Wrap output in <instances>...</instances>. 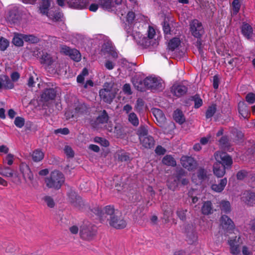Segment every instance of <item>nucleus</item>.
Instances as JSON below:
<instances>
[{
	"instance_id": "f257e3e1",
	"label": "nucleus",
	"mask_w": 255,
	"mask_h": 255,
	"mask_svg": "<svg viewBox=\"0 0 255 255\" xmlns=\"http://www.w3.org/2000/svg\"><path fill=\"white\" fill-rule=\"evenodd\" d=\"M217 160L213 167L214 174L218 177H221L225 174V166H231L233 163L231 156L225 152L217 151L215 153Z\"/></svg>"
},
{
	"instance_id": "f03ea898",
	"label": "nucleus",
	"mask_w": 255,
	"mask_h": 255,
	"mask_svg": "<svg viewBox=\"0 0 255 255\" xmlns=\"http://www.w3.org/2000/svg\"><path fill=\"white\" fill-rule=\"evenodd\" d=\"M65 182L64 175L58 170H54L45 178V183L47 187L56 190L59 189Z\"/></svg>"
},
{
	"instance_id": "7ed1b4c3",
	"label": "nucleus",
	"mask_w": 255,
	"mask_h": 255,
	"mask_svg": "<svg viewBox=\"0 0 255 255\" xmlns=\"http://www.w3.org/2000/svg\"><path fill=\"white\" fill-rule=\"evenodd\" d=\"M113 83L106 82L104 83L103 88L99 91L100 98L108 104L113 101L117 93L116 89L113 88Z\"/></svg>"
},
{
	"instance_id": "20e7f679",
	"label": "nucleus",
	"mask_w": 255,
	"mask_h": 255,
	"mask_svg": "<svg viewBox=\"0 0 255 255\" xmlns=\"http://www.w3.org/2000/svg\"><path fill=\"white\" fill-rule=\"evenodd\" d=\"M96 227L91 224H84L80 230V235L81 237L86 240H92L96 234Z\"/></svg>"
},
{
	"instance_id": "39448f33",
	"label": "nucleus",
	"mask_w": 255,
	"mask_h": 255,
	"mask_svg": "<svg viewBox=\"0 0 255 255\" xmlns=\"http://www.w3.org/2000/svg\"><path fill=\"white\" fill-rule=\"evenodd\" d=\"M143 83L146 88L152 90L161 91L163 89L161 80L157 77H146L143 80Z\"/></svg>"
},
{
	"instance_id": "423d86ee",
	"label": "nucleus",
	"mask_w": 255,
	"mask_h": 255,
	"mask_svg": "<svg viewBox=\"0 0 255 255\" xmlns=\"http://www.w3.org/2000/svg\"><path fill=\"white\" fill-rule=\"evenodd\" d=\"M138 134L140 143L145 148H151L154 146V140L151 136L147 134L146 129H141Z\"/></svg>"
},
{
	"instance_id": "0eeeda50",
	"label": "nucleus",
	"mask_w": 255,
	"mask_h": 255,
	"mask_svg": "<svg viewBox=\"0 0 255 255\" xmlns=\"http://www.w3.org/2000/svg\"><path fill=\"white\" fill-rule=\"evenodd\" d=\"M230 247V253L237 255L240 252V246L243 243V240L241 236H236L234 238H230L228 241Z\"/></svg>"
},
{
	"instance_id": "6e6552de",
	"label": "nucleus",
	"mask_w": 255,
	"mask_h": 255,
	"mask_svg": "<svg viewBox=\"0 0 255 255\" xmlns=\"http://www.w3.org/2000/svg\"><path fill=\"white\" fill-rule=\"evenodd\" d=\"M155 34V29L151 26H148L147 30V37L140 36V33L138 34L139 40H136L137 42L144 47H148L151 44V40Z\"/></svg>"
},
{
	"instance_id": "1a4fd4ad",
	"label": "nucleus",
	"mask_w": 255,
	"mask_h": 255,
	"mask_svg": "<svg viewBox=\"0 0 255 255\" xmlns=\"http://www.w3.org/2000/svg\"><path fill=\"white\" fill-rule=\"evenodd\" d=\"M33 55L35 56H37V57L39 58L41 64L45 65L47 67L52 65L55 61L54 59L50 54L44 51H42L41 52L38 51L36 52L34 51Z\"/></svg>"
},
{
	"instance_id": "9d476101",
	"label": "nucleus",
	"mask_w": 255,
	"mask_h": 255,
	"mask_svg": "<svg viewBox=\"0 0 255 255\" xmlns=\"http://www.w3.org/2000/svg\"><path fill=\"white\" fill-rule=\"evenodd\" d=\"M50 6V1L49 0H43L42 5L40 6L39 10L43 14H46L47 17L53 20H58L60 17V13H54L53 12L48 11V8Z\"/></svg>"
},
{
	"instance_id": "9b49d317",
	"label": "nucleus",
	"mask_w": 255,
	"mask_h": 255,
	"mask_svg": "<svg viewBox=\"0 0 255 255\" xmlns=\"http://www.w3.org/2000/svg\"><path fill=\"white\" fill-rule=\"evenodd\" d=\"M190 31L192 35L199 39L204 33V29L202 23L197 19L192 20L190 23Z\"/></svg>"
},
{
	"instance_id": "f8f14e48",
	"label": "nucleus",
	"mask_w": 255,
	"mask_h": 255,
	"mask_svg": "<svg viewBox=\"0 0 255 255\" xmlns=\"http://www.w3.org/2000/svg\"><path fill=\"white\" fill-rule=\"evenodd\" d=\"M109 224L115 229H121L126 227L127 223L121 216L114 215L110 217Z\"/></svg>"
},
{
	"instance_id": "ddd939ff",
	"label": "nucleus",
	"mask_w": 255,
	"mask_h": 255,
	"mask_svg": "<svg viewBox=\"0 0 255 255\" xmlns=\"http://www.w3.org/2000/svg\"><path fill=\"white\" fill-rule=\"evenodd\" d=\"M62 51L66 55L69 56L75 61L78 62L81 59L80 53L75 49H71L69 47L64 46L62 48Z\"/></svg>"
},
{
	"instance_id": "4468645a",
	"label": "nucleus",
	"mask_w": 255,
	"mask_h": 255,
	"mask_svg": "<svg viewBox=\"0 0 255 255\" xmlns=\"http://www.w3.org/2000/svg\"><path fill=\"white\" fill-rule=\"evenodd\" d=\"M181 163L183 167L188 170H193L196 165V162L192 157L186 156L181 158Z\"/></svg>"
},
{
	"instance_id": "2eb2a0df",
	"label": "nucleus",
	"mask_w": 255,
	"mask_h": 255,
	"mask_svg": "<svg viewBox=\"0 0 255 255\" xmlns=\"http://www.w3.org/2000/svg\"><path fill=\"white\" fill-rule=\"evenodd\" d=\"M68 6L75 9L85 8L88 3V0H66Z\"/></svg>"
},
{
	"instance_id": "dca6fc26",
	"label": "nucleus",
	"mask_w": 255,
	"mask_h": 255,
	"mask_svg": "<svg viewBox=\"0 0 255 255\" xmlns=\"http://www.w3.org/2000/svg\"><path fill=\"white\" fill-rule=\"evenodd\" d=\"M94 212L100 217H103L105 214L110 215V217L115 215L114 214L115 209L113 206L111 205L106 206L103 210L99 207L95 208Z\"/></svg>"
},
{
	"instance_id": "f3484780",
	"label": "nucleus",
	"mask_w": 255,
	"mask_h": 255,
	"mask_svg": "<svg viewBox=\"0 0 255 255\" xmlns=\"http://www.w3.org/2000/svg\"><path fill=\"white\" fill-rule=\"evenodd\" d=\"M221 224L222 228L227 232H230L234 229L233 222L226 215H223L221 218Z\"/></svg>"
},
{
	"instance_id": "a211bd4d",
	"label": "nucleus",
	"mask_w": 255,
	"mask_h": 255,
	"mask_svg": "<svg viewBox=\"0 0 255 255\" xmlns=\"http://www.w3.org/2000/svg\"><path fill=\"white\" fill-rule=\"evenodd\" d=\"M187 91V88L183 85L174 84L171 88V92L177 97L184 95Z\"/></svg>"
},
{
	"instance_id": "6ab92c4d",
	"label": "nucleus",
	"mask_w": 255,
	"mask_h": 255,
	"mask_svg": "<svg viewBox=\"0 0 255 255\" xmlns=\"http://www.w3.org/2000/svg\"><path fill=\"white\" fill-rule=\"evenodd\" d=\"M56 95V91L53 88L45 89L41 95V99L42 101L47 102L53 100Z\"/></svg>"
},
{
	"instance_id": "aec40b11",
	"label": "nucleus",
	"mask_w": 255,
	"mask_h": 255,
	"mask_svg": "<svg viewBox=\"0 0 255 255\" xmlns=\"http://www.w3.org/2000/svg\"><path fill=\"white\" fill-rule=\"evenodd\" d=\"M207 177L206 171L202 168L198 170L197 174H194L192 177V180L196 184H198L205 179Z\"/></svg>"
},
{
	"instance_id": "412c9836",
	"label": "nucleus",
	"mask_w": 255,
	"mask_h": 255,
	"mask_svg": "<svg viewBox=\"0 0 255 255\" xmlns=\"http://www.w3.org/2000/svg\"><path fill=\"white\" fill-rule=\"evenodd\" d=\"M69 201L75 207H78L81 205L82 199L77 194L73 191H71L68 194Z\"/></svg>"
},
{
	"instance_id": "4be33fe9",
	"label": "nucleus",
	"mask_w": 255,
	"mask_h": 255,
	"mask_svg": "<svg viewBox=\"0 0 255 255\" xmlns=\"http://www.w3.org/2000/svg\"><path fill=\"white\" fill-rule=\"evenodd\" d=\"M242 200L249 205H252L255 203V194L250 191H245L241 197Z\"/></svg>"
},
{
	"instance_id": "5701e85b",
	"label": "nucleus",
	"mask_w": 255,
	"mask_h": 255,
	"mask_svg": "<svg viewBox=\"0 0 255 255\" xmlns=\"http://www.w3.org/2000/svg\"><path fill=\"white\" fill-rule=\"evenodd\" d=\"M17 8L16 6H12L8 8L6 14V19L11 22H14L17 18Z\"/></svg>"
},
{
	"instance_id": "b1692460",
	"label": "nucleus",
	"mask_w": 255,
	"mask_h": 255,
	"mask_svg": "<svg viewBox=\"0 0 255 255\" xmlns=\"http://www.w3.org/2000/svg\"><path fill=\"white\" fill-rule=\"evenodd\" d=\"M180 184V178L179 176H171L167 180V185L168 188L174 191Z\"/></svg>"
},
{
	"instance_id": "393cba45",
	"label": "nucleus",
	"mask_w": 255,
	"mask_h": 255,
	"mask_svg": "<svg viewBox=\"0 0 255 255\" xmlns=\"http://www.w3.org/2000/svg\"><path fill=\"white\" fill-rule=\"evenodd\" d=\"M152 113L160 126L165 121V117L162 111L158 109H152Z\"/></svg>"
},
{
	"instance_id": "a878e982",
	"label": "nucleus",
	"mask_w": 255,
	"mask_h": 255,
	"mask_svg": "<svg viewBox=\"0 0 255 255\" xmlns=\"http://www.w3.org/2000/svg\"><path fill=\"white\" fill-rule=\"evenodd\" d=\"M227 183V179L224 178L220 180L219 184H213L212 185V189L216 192H221L225 188Z\"/></svg>"
},
{
	"instance_id": "bb28decb",
	"label": "nucleus",
	"mask_w": 255,
	"mask_h": 255,
	"mask_svg": "<svg viewBox=\"0 0 255 255\" xmlns=\"http://www.w3.org/2000/svg\"><path fill=\"white\" fill-rule=\"evenodd\" d=\"M24 34L14 33L12 40V43L16 46H22L23 45Z\"/></svg>"
},
{
	"instance_id": "cd10ccee",
	"label": "nucleus",
	"mask_w": 255,
	"mask_h": 255,
	"mask_svg": "<svg viewBox=\"0 0 255 255\" xmlns=\"http://www.w3.org/2000/svg\"><path fill=\"white\" fill-rule=\"evenodd\" d=\"M109 120L108 115L105 110H104L101 114L96 120V124L98 127H102V125L107 124Z\"/></svg>"
},
{
	"instance_id": "c85d7f7f",
	"label": "nucleus",
	"mask_w": 255,
	"mask_h": 255,
	"mask_svg": "<svg viewBox=\"0 0 255 255\" xmlns=\"http://www.w3.org/2000/svg\"><path fill=\"white\" fill-rule=\"evenodd\" d=\"M0 174L6 177H12L14 175L13 169L5 166H0Z\"/></svg>"
},
{
	"instance_id": "c756f323",
	"label": "nucleus",
	"mask_w": 255,
	"mask_h": 255,
	"mask_svg": "<svg viewBox=\"0 0 255 255\" xmlns=\"http://www.w3.org/2000/svg\"><path fill=\"white\" fill-rule=\"evenodd\" d=\"M242 32L245 37L249 39L253 34L252 27L248 23H244L242 27Z\"/></svg>"
},
{
	"instance_id": "7c9ffc66",
	"label": "nucleus",
	"mask_w": 255,
	"mask_h": 255,
	"mask_svg": "<svg viewBox=\"0 0 255 255\" xmlns=\"http://www.w3.org/2000/svg\"><path fill=\"white\" fill-rule=\"evenodd\" d=\"M187 239L189 244H193L196 242L198 240V234L194 230L188 231L187 233Z\"/></svg>"
},
{
	"instance_id": "2f4dec72",
	"label": "nucleus",
	"mask_w": 255,
	"mask_h": 255,
	"mask_svg": "<svg viewBox=\"0 0 255 255\" xmlns=\"http://www.w3.org/2000/svg\"><path fill=\"white\" fill-rule=\"evenodd\" d=\"M31 156L34 161L39 162L43 159L44 154L40 149H37L33 151Z\"/></svg>"
},
{
	"instance_id": "473e14b6",
	"label": "nucleus",
	"mask_w": 255,
	"mask_h": 255,
	"mask_svg": "<svg viewBox=\"0 0 255 255\" xmlns=\"http://www.w3.org/2000/svg\"><path fill=\"white\" fill-rule=\"evenodd\" d=\"M173 118L179 124H182L185 121V118L182 112L178 109L174 111Z\"/></svg>"
},
{
	"instance_id": "72a5a7b5",
	"label": "nucleus",
	"mask_w": 255,
	"mask_h": 255,
	"mask_svg": "<svg viewBox=\"0 0 255 255\" xmlns=\"http://www.w3.org/2000/svg\"><path fill=\"white\" fill-rule=\"evenodd\" d=\"M162 163L167 166H175L176 165V162L174 158L170 155H165L162 159Z\"/></svg>"
},
{
	"instance_id": "f704fd0d",
	"label": "nucleus",
	"mask_w": 255,
	"mask_h": 255,
	"mask_svg": "<svg viewBox=\"0 0 255 255\" xmlns=\"http://www.w3.org/2000/svg\"><path fill=\"white\" fill-rule=\"evenodd\" d=\"M213 208L210 201H207L204 203L202 208V212L203 214L209 215L212 213Z\"/></svg>"
},
{
	"instance_id": "c9c22d12",
	"label": "nucleus",
	"mask_w": 255,
	"mask_h": 255,
	"mask_svg": "<svg viewBox=\"0 0 255 255\" xmlns=\"http://www.w3.org/2000/svg\"><path fill=\"white\" fill-rule=\"evenodd\" d=\"M180 44V40L179 38L174 37L171 39L168 44V48L169 50L173 51Z\"/></svg>"
},
{
	"instance_id": "e433bc0d",
	"label": "nucleus",
	"mask_w": 255,
	"mask_h": 255,
	"mask_svg": "<svg viewBox=\"0 0 255 255\" xmlns=\"http://www.w3.org/2000/svg\"><path fill=\"white\" fill-rule=\"evenodd\" d=\"M24 40L31 43H37L39 42L40 38L32 34H24Z\"/></svg>"
},
{
	"instance_id": "4c0bfd02",
	"label": "nucleus",
	"mask_w": 255,
	"mask_h": 255,
	"mask_svg": "<svg viewBox=\"0 0 255 255\" xmlns=\"http://www.w3.org/2000/svg\"><path fill=\"white\" fill-rule=\"evenodd\" d=\"M220 209L223 212L227 213L231 211V205L228 201H222L220 204Z\"/></svg>"
},
{
	"instance_id": "58836bf2",
	"label": "nucleus",
	"mask_w": 255,
	"mask_h": 255,
	"mask_svg": "<svg viewBox=\"0 0 255 255\" xmlns=\"http://www.w3.org/2000/svg\"><path fill=\"white\" fill-rule=\"evenodd\" d=\"M128 120L133 126L136 127L139 124L138 119L134 113L131 112L128 114Z\"/></svg>"
},
{
	"instance_id": "ea45409f",
	"label": "nucleus",
	"mask_w": 255,
	"mask_h": 255,
	"mask_svg": "<svg viewBox=\"0 0 255 255\" xmlns=\"http://www.w3.org/2000/svg\"><path fill=\"white\" fill-rule=\"evenodd\" d=\"M239 112L243 117L246 118L248 114V110L246 109V106L244 102H240L238 105Z\"/></svg>"
},
{
	"instance_id": "a19ab883",
	"label": "nucleus",
	"mask_w": 255,
	"mask_h": 255,
	"mask_svg": "<svg viewBox=\"0 0 255 255\" xmlns=\"http://www.w3.org/2000/svg\"><path fill=\"white\" fill-rule=\"evenodd\" d=\"M232 6L233 14H237L241 8L240 0H234L232 3Z\"/></svg>"
},
{
	"instance_id": "79ce46f5",
	"label": "nucleus",
	"mask_w": 255,
	"mask_h": 255,
	"mask_svg": "<svg viewBox=\"0 0 255 255\" xmlns=\"http://www.w3.org/2000/svg\"><path fill=\"white\" fill-rule=\"evenodd\" d=\"M99 4L104 8L112 10V3L110 0H99Z\"/></svg>"
},
{
	"instance_id": "37998d69",
	"label": "nucleus",
	"mask_w": 255,
	"mask_h": 255,
	"mask_svg": "<svg viewBox=\"0 0 255 255\" xmlns=\"http://www.w3.org/2000/svg\"><path fill=\"white\" fill-rule=\"evenodd\" d=\"M94 141L95 142L100 144L104 147H108L109 145V142L105 138L96 136L94 138Z\"/></svg>"
},
{
	"instance_id": "c03bdc74",
	"label": "nucleus",
	"mask_w": 255,
	"mask_h": 255,
	"mask_svg": "<svg viewBox=\"0 0 255 255\" xmlns=\"http://www.w3.org/2000/svg\"><path fill=\"white\" fill-rule=\"evenodd\" d=\"M42 199L48 207L52 208L54 207L55 202L51 197L49 196H45L43 197Z\"/></svg>"
},
{
	"instance_id": "a18cd8bd",
	"label": "nucleus",
	"mask_w": 255,
	"mask_h": 255,
	"mask_svg": "<svg viewBox=\"0 0 255 255\" xmlns=\"http://www.w3.org/2000/svg\"><path fill=\"white\" fill-rule=\"evenodd\" d=\"M88 70L86 68H84L82 71V73L77 76V82L79 83H83L85 79V76L88 75Z\"/></svg>"
},
{
	"instance_id": "49530a36",
	"label": "nucleus",
	"mask_w": 255,
	"mask_h": 255,
	"mask_svg": "<svg viewBox=\"0 0 255 255\" xmlns=\"http://www.w3.org/2000/svg\"><path fill=\"white\" fill-rule=\"evenodd\" d=\"M9 41L3 37L0 38V50L4 51L9 46Z\"/></svg>"
},
{
	"instance_id": "de8ad7c7",
	"label": "nucleus",
	"mask_w": 255,
	"mask_h": 255,
	"mask_svg": "<svg viewBox=\"0 0 255 255\" xmlns=\"http://www.w3.org/2000/svg\"><path fill=\"white\" fill-rule=\"evenodd\" d=\"M216 111V107L215 105H213L210 106L206 113V118L208 119L211 118L215 113Z\"/></svg>"
},
{
	"instance_id": "09e8293b",
	"label": "nucleus",
	"mask_w": 255,
	"mask_h": 255,
	"mask_svg": "<svg viewBox=\"0 0 255 255\" xmlns=\"http://www.w3.org/2000/svg\"><path fill=\"white\" fill-rule=\"evenodd\" d=\"M14 125L18 128H21L23 127L25 121L23 118L17 117L14 120Z\"/></svg>"
},
{
	"instance_id": "8fccbe9b",
	"label": "nucleus",
	"mask_w": 255,
	"mask_h": 255,
	"mask_svg": "<svg viewBox=\"0 0 255 255\" xmlns=\"http://www.w3.org/2000/svg\"><path fill=\"white\" fill-rule=\"evenodd\" d=\"M246 101L250 104L255 103V94L253 93H249L246 96Z\"/></svg>"
},
{
	"instance_id": "3c124183",
	"label": "nucleus",
	"mask_w": 255,
	"mask_h": 255,
	"mask_svg": "<svg viewBox=\"0 0 255 255\" xmlns=\"http://www.w3.org/2000/svg\"><path fill=\"white\" fill-rule=\"evenodd\" d=\"M3 162L4 164H7L8 165H11L13 162V155L11 154H8L3 159Z\"/></svg>"
},
{
	"instance_id": "603ef678",
	"label": "nucleus",
	"mask_w": 255,
	"mask_h": 255,
	"mask_svg": "<svg viewBox=\"0 0 255 255\" xmlns=\"http://www.w3.org/2000/svg\"><path fill=\"white\" fill-rule=\"evenodd\" d=\"M183 173H184V172L183 171V170H181L180 171V173L177 175V176L179 177L180 183H181L183 185H186L188 184L189 181L186 178L182 177V176L183 175Z\"/></svg>"
},
{
	"instance_id": "864d4df0",
	"label": "nucleus",
	"mask_w": 255,
	"mask_h": 255,
	"mask_svg": "<svg viewBox=\"0 0 255 255\" xmlns=\"http://www.w3.org/2000/svg\"><path fill=\"white\" fill-rule=\"evenodd\" d=\"M64 152L66 155L69 157H72L74 156V153L72 148L69 146H65L64 147Z\"/></svg>"
},
{
	"instance_id": "5fc2aeb1",
	"label": "nucleus",
	"mask_w": 255,
	"mask_h": 255,
	"mask_svg": "<svg viewBox=\"0 0 255 255\" xmlns=\"http://www.w3.org/2000/svg\"><path fill=\"white\" fill-rule=\"evenodd\" d=\"M186 212L187 210L180 209L177 211V215L181 220L183 221L186 219Z\"/></svg>"
},
{
	"instance_id": "6e6d98bb",
	"label": "nucleus",
	"mask_w": 255,
	"mask_h": 255,
	"mask_svg": "<svg viewBox=\"0 0 255 255\" xmlns=\"http://www.w3.org/2000/svg\"><path fill=\"white\" fill-rule=\"evenodd\" d=\"M127 21L129 23H132L135 18V14L132 11H129L127 15Z\"/></svg>"
},
{
	"instance_id": "4d7b16f0",
	"label": "nucleus",
	"mask_w": 255,
	"mask_h": 255,
	"mask_svg": "<svg viewBox=\"0 0 255 255\" xmlns=\"http://www.w3.org/2000/svg\"><path fill=\"white\" fill-rule=\"evenodd\" d=\"M15 250V246L11 243H9L7 245L5 251L7 253H13Z\"/></svg>"
},
{
	"instance_id": "13d9d810",
	"label": "nucleus",
	"mask_w": 255,
	"mask_h": 255,
	"mask_svg": "<svg viewBox=\"0 0 255 255\" xmlns=\"http://www.w3.org/2000/svg\"><path fill=\"white\" fill-rule=\"evenodd\" d=\"M55 133H61L64 135H67L69 133V130L67 128H58L55 130Z\"/></svg>"
},
{
	"instance_id": "bf43d9fd",
	"label": "nucleus",
	"mask_w": 255,
	"mask_h": 255,
	"mask_svg": "<svg viewBox=\"0 0 255 255\" xmlns=\"http://www.w3.org/2000/svg\"><path fill=\"white\" fill-rule=\"evenodd\" d=\"M137 4L136 0H128L127 3V7L128 8H134Z\"/></svg>"
},
{
	"instance_id": "052dcab7",
	"label": "nucleus",
	"mask_w": 255,
	"mask_h": 255,
	"mask_svg": "<svg viewBox=\"0 0 255 255\" xmlns=\"http://www.w3.org/2000/svg\"><path fill=\"white\" fill-rule=\"evenodd\" d=\"M4 81H5V84L4 83L3 86L7 89H12L13 87V84L10 81L7 77H5Z\"/></svg>"
},
{
	"instance_id": "680f3d73",
	"label": "nucleus",
	"mask_w": 255,
	"mask_h": 255,
	"mask_svg": "<svg viewBox=\"0 0 255 255\" xmlns=\"http://www.w3.org/2000/svg\"><path fill=\"white\" fill-rule=\"evenodd\" d=\"M123 90L125 93H126L128 95L131 94L130 86L129 84H125L123 86Z\"/></svg>"
},
{
	"instance_id": "e2e57ef3",
	"label": "nucleus",
	"mask_w": 255,
	"mask_h": 255,
	"mask_svg": "<svg viewBox=\"0 0 255 255\" xmlns=\"http://www.w3.org/2000/svg\"><path fill=\"white\" fill-rule=\"evenodd\" d=\"M155 151L158 155H163L165 153L166 150L160 145L156 147Z\"/></svg>"
},
{
	"instance_id": "0e129e2a",
	"label": "nucleus",
	"mask_w": 255,
	"mask_h": 255,
	"mask_svg": "<svg viewBox=\"0 0 255 255\" xmlns=\"http://www.w3.org/2000/svg\"><path fill=\"white\" fill-rule=\"evenodd\" d=\"M194 103V107L195 108H199L200 107L202 106L203 103L202 99L198 97H195Z\"/></svg>"
},
{
	"instance_id": "69168bd1",
	"label": "nucleus",
	"mask_w": 255,
	"mask_h": 255,
	"mask_svg": "<svg viewBox=\"0 0 255 255\" xmlns=\"http://www.w3.org/2000/svg\"><path fill=\"white\" fill-rule=\"evenodd\" d=\"M211 138V136L210 134L208 135L206 137H202L200 139V143L202 145H205L207 144Z\"/></svg>"
},
{
	"instance_id": "338daca9",
	"label": "nucleus",
	"mask_w": 255,
	"mask_h": 255,
	"mask_svg": "<svg viewBox=\"0 0 255 255\" xmlns=\"http://www.w3.org/2000/svg\"><path fill=\"white\" fill-rule=\"evenodd\" d=\"M242 253H243V255H252V253L250 250L249 248L246 246H244L243 247Z\"/></svg>"
},
{
	"instance_id": "774afa93",
	"label": "nucleus",
	"mask_w": 255,
	"mask_h": 255,
	"mask_svg": "<svg viewBox=\"0 0 255 255\" xmlns=\"http://www.w3.org/2000/svg\"><path fill=\"white\" fill-rule=\"evenodd\" d=\"M247 173L245 171H240L238 172L237 174V177L238 179L242 180L246 176Z\"/></svg>"
}]
</instances>
